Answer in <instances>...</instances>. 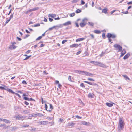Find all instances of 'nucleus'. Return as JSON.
<instances>
[{"mask_svg":"<svg viewBox=\"0 0 132 132\" xmlns=\"http://www.w3.org/2000/svg\"><path fill=\"white\" fill-rule=\"evenodd\" d=\"M119 126L118 127V132H120L124 128V122L122 119L120 118L119 120Z\"/></svg>","mask_w":132,"mask_h":132,"instance_id":"nucleus-1","label":"nucleus"},{"mask_svg":"<svg viewBox=\"0 0 132 132\" xmlns=\"http://www.w3.org/2000/svg\"><path fill=\"white\" fill-rule=\"evenodd\" d=\"M114 47L116 49L118 50V51H121L122 48V47L120 45H118V44H116L114 45Z\"/></svg>","mask_w":132,"mask_h":132,"instance_id":"nucleus-2","label":"nucleus"},{"mask_svg":"<svg viewBox=\"0 0 132 132\" xmlns=\"http://www.w3.org/2000/svg\"><path fill=\"white\" fill-rule=\"evenodd\" d=\"M53 29L54 28L55 29L57 30L59 28L63 27V25L60 24L54 26L52 27Z\"/></svg>","mask_w":132,"mask_h":132,"instance_id":"nucleus-3","label":"nucleus"},{"mask_svg":"<svg viewBox=\"0 0 132 132\" xmlns=\"http://www.w3.org/2000/svg\"><path fill=\"white\" fill-rule=\"evenodd\" d=\"M83 73L84 74V75L87 76L92 77L93 76V74L90 73H89L86 71H83Z\"/></svg>","mask_w":132,"mask_h":132,"instance_id":"nucleus-4","label":"nucleus"},{"mask_svg":"<svg viewBox=\"0 0 132 132\" xmlns=\"http://www.w3.org/2000/svg\"><path fill=\"white\" fill-rule=\"evenodd\" d=\"M17 47V46H16L14 45V44H11V45H10L9 47V48L10 49H15Z\"/></svg>","mask_w":132,"mask_h":132,"instance_id":"nucleus-5","label":"nucleus"},{"mask_svg":"<svg viewBox=\"0 0 132 132\" xmlns=\"http://www.w3.org/2000/svg\"><path fill=\"white\" fill-rule=\"evenodd\" d=\"M74 72L79 74L84 75V74L83 73V71L77 70H74Z\"/></svg>","mask_w":132,"mask_h":132,"instance_id":"nucleus-6","label":"nucleus"},{"mask_svg":"<svg viewBox=\"0 0 132 132\" xmlns=\"http://www.w3.org/2000/svg\"><path fill=\"white\" fill-rule=\"evenodd\" d=\"M126 53V51L125 49H123L122 51L121 52V55L120 56V57H122Z\"/></svg>","mask_w":132,"mask_h":132,"instance_id":"nucleus-7","label":"nucleus"},{"mask_svg":"<svg viewBox=\"0 0 132 132\" xmlns=\"http://www.w3.org/2000/svg\"><path fill=\"white\" fill-rule=\"evenodd\" d=\"M79 45H80L81 46V44H80L79 45H78V44H74L71 45L70 46V47L71 48L77 47Z\"/></svg>","mask_w":132,"mask_h":132,"instance_id":"nucleus-8","label":"nucleus"},{"mask_svg":"<svg viewBox=\"0 0 132 132\" xmlns=\"http://www.w3.org/2000/svg\"><path fill=\"white\" fill-rule=\"evenodd\" d=\"M71 24V22L70 21H69L63 23V24H62L63 25V26L64 25V26H67V25H70Z\"/></svg>","mask_w":132,"mask_h":132,"instance_id":"nucleus-9","label":"nucleus"},{"mask_svg":"<svg viewBox=\"0 0 132 132\" xmlns=\"http://www.w3.org/2000/svg\"><path fill=\"white\" fill-rule=\"evenodd\" d=\"M81 123L82 124L85 125H88L90 124V123L89 122H86L82 121L81 122Z\"/></svg>","mask_w":132,"mask_h":132,"instance_id":"nucleus-10","label":"nucleus"},{"mask_svg":"<svg viewBox=\"0 0 132 132\" xmlns=\"http://www.w3.org/2000/svg\"><path fill=\"white\" fill-rule=\"evenodd\" d=\"M52 122H48L46 121H42V125H45L48 124V123H52Z\"/></svg>","mask_w":132,"mask_h":132,"instance_id":"nucleus-11","label":"nucleus"},{"mask_svg":"<svg viewBox=\"0 0 132 132\" xmlns=\"http://www.w3.org/2000/svg\"><path fill=\"white\" fill-rule=\"evenodd\" d=\"M94 95L92 93H89L88 95V97L90 98H91L93 97Z\"/></svg>","mask_w":132,"mask_h":132,"instance_id":"nucleus-12","label":"nucleus"},{"mask_svg":"<svg viewBox=\"0 0 132 132\" xmlns=\"http://www.w3.org/2000/svg\"><path fill=\"white\" fill-rule=\"evenodd\" d=\"M75 123L73 122L69 123H68V126L72 127L75 125Z\"/></svg>","mask_w":132,"mask_h":132,"instance_id":"nucleus-13","label":"nucleus"},{"mask_svg":"<svg viewBox=\"0 0 132 132\" xmlns=\"http://www.w3.org/2000/svg\"><path fill=\"white\" fill-rule=\"evenodd\" d=\"M6 90L7 91L11 93L12 94H15V93L13 91H12V90L9 89V88H7L6 89Z\"/></svg>","mask_w":132,"mask_h":132,"instance_id":"nucleus-14","label":"nucleus"},{"mask_svg":"<svg viewBox=\"0 0 132 132\" xmlns=\"http://www.w3.org/2000/svg\"><path fill=\"white\" fill-rule=\"evenodd\" d=\"M130 54L129 53H127L126 55L123 57V59L125 60L127 59L128 58L129 56H130Z\"/></svg>","mask_w":132,"mask_h":132,"instance_id":"nucleus-15","label":"nucleus"},{"mask_svg":"<svg viewBox=\"0 0 132 132\" xmlns=\"http://www.w3.org/2000/svg\"><path fill=\"white\" fill-rule=\"evenodd\" d=\"M106 105L109 107H111L113 105L112 103H106Z\"/></svg>","mask_w":132,"mask_h":132,"instance_id":"nucleus-16","label":"nucleus"},{"mask_svg":"<svg viewBox=\"0 0 132 132\" xmlns=\"http://www.w3.org/2000/svg\"><path fill=\"white\" fill-rule=\"evenodd\" d=\"M3 121H4V122L7 123H10V122L9 120L5 119H3Z\"/></svg>","mask_w":132,"mask_h":132,"instance_id":"nucleus-17","label":"nucleus"},{"mask_svg":"<svg viewBox=\"0 0 132 132\" xmlns=\"http://www.w3.org/2000/svg\"><path fill=\"white\" fill-rule=\"evenodd\" d=\"M86 23H85V22L83 23V22H82L80 23V26L82 27H84L86 25Z\"/></svg>","mask_w":132,"mask_h":132,"instance_id":"nucleus-18","label":"nucleus"},{"mask_svg":"<svg viewBox=\"0 0 132 132\" xmlns=\"http://www.w3.org/2000/svg\"><path fill=\"white\" fill-rule=\"evenodd\" d=\"M100 67L104 68H106V66L105 65L101 63H100Z\"/></svg>","mask_w":132,"mask_h":132,"instance_id":"nucleus-19","label":"nucleus"},{"mask_svg":"<svg viewBox=\"0 0 132 132\" xmlns=\"http://www.w3.org/2000/svg\"><path fill=\"white\" fill-rule=\"evenodd\" d=\"M123 76L124 77V78L126 79V80H130V78L127 76L126 75H123Z\"/></svg>","mask_w":132,"mask_h":132,"instance_id":"nucleus-20","label":"nucleus"},{"mask_svg":"<svg viewBox=\"0 0 132 132\" xmlns=\"http://www.w3.org/2000/svg\"><path fill=\"white\" fill-rule=\"evenodd\" d=\"M49 16H51L52 18H54L56 16V15L54 14H49L48 15Z\"/></svg>","mask_w":132,"mask_h":132,"instance_id":"nucleus-21","label":"nucleus"},{"mask_svg":"<svg viewBox=\"0 0 132 132\" xmlns=\"http://www.w3.org/2000/svg\"><path fill=\"white\" fill-rule=\"evenodd\" d=\"M85 39V38H79L76 39V41L77 42L78 41H82Z\"/></svg>","mask_w":132,"mask_h":132,"instance_id":"nucleus-22","label":"nucleus"},{"mask_svg":"<svg viewBox=\"0 0 132 132\" xmlns=\"http://www.w3.org/2000/svg\"><path fill=\"white\" fill-rule=\"evenodd\" d=\"M87 20L88 19L87 18H84L82 20V22H83V23H86V24Z\"/></svg>","mask_w":132,"mask_h":132,"instance_id":"nucleus-23","label":"nucleus"},{"mask_svg":"<svg viewBox=\"0 0 132 132\" xmlns=\"http://www.w3.org/2000/svg\"><path fill=\"white\" fill-rule=\"evenodd\" d=\"M112 34L110 33H108L106 36L108 38H110L112 37Z\"/></svg>","mask_w":132,"mask_h":132,"instance_id":"nucleus-24","label":"nucleus"},{"mask_svg":"<svg viewBox=\"0 0 132 132\" xmlns=\"http://www.w3.org/2000/svg\"><path fill=\"white\" fill-rule=\"evenodd\" d=\"M107 12V9H104L102 10V12L104 13L105 14Z\"/></svg>","mask_w":132,"mask_h":132,"instance_id":"nucleus-25","label":"nucleus"},{"mask_svg":"<svg viewBox=\"0 0 132 132\" xmlns=\"http://www.w3.org/2000/svg\"><path fill=\"white\" fill-rule=\"evenodd\" d=\"M81 12V11L80 10L78 9L75 12L76 13H78Z\"/></svg>","mask_w":132,"mask_h":132,"instance_id":"nucleus-26","label":"nucleus"},{"mask_svg":"<svg viewBox=\"0 0 132 132\" xmlns=\"http://www.w3.org/2000/svg\"><path fill=\"white\" fill-rule=\"evenodd\" d=\"M91 85H95V86L96 87H98V85L94 82H91Z\"/></svg>","mask_w":132,"mask_h":132,"instance_id":"nucleus-27","label":"nucleus"},{"mask_svg":"<svg viewBox=\"0 0 132 132\" xmlns=\"http://www.w3.org/2000/svg\"><path fill=\"white\" fill-rule=\"evenodd\" d=\"M71 76H69L68 77V80L69 81H70V82H72L73 81L72 80L71 78Z\"/></svg>","mask_w":132,"mask_h":132,"instance_id":"nucleus-28","label":"nucleus"},{"mask_svg":"<svg viewBox=\"0 0 132 132\" xmlns=\"http://www.w3.org/2000/svg\"><path fill=\"white\" fill-rule=\"evenodd\" d=\"M10 20L9 19H8L7 20H6L5 23L4 24V26H5L6 25V24H7L8 22L10 21Z\"/></svg>","mask_w":132,"mask_h":132,"instance_id":"nucleus-29","label":"nucleus"},{"mask_svg":"<svg viewBox=\"0 0 132 132\" xmlns=\"http://www.w3.org/2000/svg\"><path fill=\"white\" fill-rule=\"evenodd\" d=\"M40 24L39 23H38L37 24H35L34 25H32V27H36L37 26H40Z\"/></svg>","mask_w":132,"mask_h":132,"instance_id":"nucleus-30","label":"nucleus"},{"mask_svg":"<svg viewBox=\"0 0 132 132\" xmlns=\"http://www.w3.org/2000/svg\"><path fill=\"white\" fill-rule=\"evenodd\" d=\"M88 25L92 26H93L94 25V23L91 22H88Z\"/></svg>","mask_w":132,"mask_h":132,"instance_id":"nucleus-31","label":"nucleus"},{"mask_svg":"<svg viewBox=\"0 0 132 132\" xmlns=\"http://www.w3.org/2000/svg\"><path fill=\"white\" fill-rule=\"evenodd\" d=\"M37 116L39 117H42L43 116V115L42 114L37 113Z\"/></svg>","mask_w":132,"mask_h":132,"instance_id":"nucleus-32","label":"nucleus"},{"mask_svg":"<svg viewBox=\"0 0 132 132\" xmlns=\"http://www.w3.org/2000/svg\"><path fill=\"white\" fill-rule=\"evenodd\" d=\"M23 99H24L26 100L29 101V98L27 97H23Z\"/></svg>","mask_w":132,"mask_h":132,"instance_id":"nucleus-33","label":"nucleus"},{"mask_svg":"<svg viewBox=\"0 0 132 132\" xmlns=\"http://www.w3.org/2000/svg\"><path fill=\"white\" fill-rule=\"evenodd\" d=\"M31 55H29V56H27V57H26L24 59V60H26L27 59H29V58H30V57H31Z\"/></svg>","mask_w":132,"mask_h":132,"instance_id":"nucleus-34","label":"nucleus"},{"mask_svg":"<svg viewBox=\"0 0 132 132\" xmlns=\"http://www.w3.org/2000/svg\"><path fill=\"white\" fill-rule=\"evenodd\" d=\"M47 103L48 104H50V109H53V106L52 105V104H50L49 103Z\"/></svg>","mask_w":132,"mask_h":132,"instance_id":"nucleus-35","label":"nucleus"},{"mask_svg":"<svg viewBox=\"0 0 132 132\" xmlns=\"http://www.w3.org/2000/svg\"><path fill=\"white\" fill-rule=\"evenodd\" d=\"M23 118V116H21L19 115H18L17 117V118H18L19 119H22Z\"/></svg>","mask_w":132,"mask_h":132,"instance_id":"nucleus-36","label":"nucleus"},{"mask_svg":"<svg viewBox=\"0 0 132 132\" xmlns=\"http://www.w3.org/2000/svg\"><path fill=\"white\" fill-rule=\"evenodd\" d=\"M13 14H11V15L10 16L9 19H10V20L11 19H12L13 18Z\"/></svg>","mask_w":132,"mask_h":132,"instance_id":"nucleus-37","label":"nucleus"},{"mask_svg":"<svg viewBox=\"0 0 132 132\" xmlns=\"http://www.w3.org/2000/svg\"><path fill=\"white\" fill-rule=\"evenodd\" d=\"M102 36L103 38L104 39L106 38L105 35V33H103L102 34Z\"/></svg>","mask_w":132,"mask_h":132,"instance_id":"nucleus-38","label":"nucleus"},{"mask_svg":"<svg viewBox=\"0 0 132 132\" xmlns=\"http://www.w3.org/2000/svg\"><path fill=\"white\" fill-rule=\"evenodd\" d=\"M0 89H1V90H6V88L5 87L2 86H0Z\"/></svg>","mask_w":132,"mask_h":132,"instance_id":"nucleus-39","label":"nucleus"},{"mask_svg":"<svg viewBox=\"0 0 132 132\" xmlns=\"http://www.w3.org/2000/svg\"><path fill=\"white\" fill-rule=\"evenodd\" d=\"M42 38V36H40L36 39V40H40Z\"/></svg>","mask_w":132,"mask_h":132,"instance_id":"nucleus-40","label":"nucleus"},{"mask_svg":"<svg viewBox=\"0 0 132 132\" xmlns=\"http://www.w3.org/2000/svg\"><path fill=\"white\" fill-rule=\"evenodd\" d=\"M116 37V35L114 34H112V37L111 38H114Z\"/></svg>","mask_w":132,"mask_h":132,"instance_id":"nucleus-41","label":"nucleus"},{"mask_svg":"<svg viewBox=\"0 0 132 132\" xmlns=\"http://www.w3.org/2000/svg\"><path fill=\"white\" fill-rule=\"evenodd\" d=\"M37 113H36V114H32V116L33 117H36L37 116Z\"/></svg>","mask_w":132,"mask_h":132,"instance_id":"nucleus-42","label":"nucleus"},{"mask_svg":"<svg viewBox=\"0 0 132 132\" xmlns=\"http://www.w3.org/2000/svg\"><path fill=\"white\" fill-rule=\"evenodd\" d=\"M80 86H81L82 87H84V88H85V85H84V83H81Z\"/></svg>","mask_w":132,"mask_h":132,"instance_id":"nucleus-43","label":"nucleus"},{"mask_svg":"<svg viewBox=\"0 0 132 132\" xmlns=\"http://www.w3.org/2000/svg\"><path fill=\"white\" fill-rule=\"evenodd\" d=\"M94 32L95 33L97 34H99V30H94Z\"/></svg>","mask_w":132,"mask_h":132,"instance_id":"nucleus-44","label":"nucleus"},{"mask_svg":"<svg viewBox=\"0 0 132 132\" xmlns=\"http://www.w3.org/2000/svg\"><path fill=\"white\" fill-rule=\"evenodd\" d=\"M75 13H72L70 14L69 15L70 16H73L75 15Z\"/></svg>","mask_w":132,"mask_h":132,"instance_id":"nucleus-45","label":"nucleus"},{"mask_svg":"<svg viewBox=\"0 0 132 132\" xmlns=\"http://www.w3.org/2000/svg\"><path fill=\"white\" fill-rule=\"evenodd\" d=\"M45 110H47V108H48V106L46 104L45 105Z\"/></svg>","mask_w":132,"mask_h":132,"instance_id":"nucleus-46","label":"nucleus"},{"mask_svg":"<svg viewBox=\"0 0 132 132\" xmlns=\"http://www.w3.org/2000/svg\"><path fill=\"white\" fill-rule=\"evenodd\" d=\"M33 9V10L34 11H35L37 10L38 9H39V7H36L34 8Z\"/></svg>","mask_w":132,"mask_h":132,"instance_id":"nucleus-47","label":"nucleus"},{"mask_svg":"<svg viewBox=\"0 0 132 132\" xmlns=\"http://www.w3.org/2000/svg\"><path fill=\"white\" fill-rule=\"evenodd\" d=\"M79 0H73L72 1V3H76L78 2Z\"/></svg>","mask_w":132,"mask_h":132,"instance_id":"nucleus-48","label":"nucleus"},{"mask_svg":"<svg viewBox=\"0 0 132 132\" xmlns=\"http://www.w3.org/2000/svg\"><path fill=\"white\" fill-rule=\"evenodd\" d=\"M15 95L18 96L20 98H21V96L20 95H19V94H18L15 93Z\"/></svg>","mask_w":132,"mask_h":132,"instance_id":"nucleus-49","label":"nucleus"},{"mask_svg":"<svg viewBox=\"0 0 132 132\" xmlns=\"http://www.w3.org/2000/svg\"><path fill=\"white\" fill-rule=\"evenodd\" d=\"M75 117L77 118H78V119H81L82 118L81 117L79 116H78V115H77L76 117Z\"/></svg>","mask_w":132,"mask_h":132,"instance_id":"nucleus-50","label":"nucleus"},{"mask_svg":"<svg viewBox=\"0 0 132 132\" xmlns=\"http://www.w3.org/2000/svg\"><path fill=\"white\" fill-rule=\"evenodd\" d=\"M88 80H90V81H94V79H93L91 78H88Z\"/></svg>","mask_w":132,"mask_h":132,"instance_id":"nucleus-51","label":"nucleus"},{"mask_svg":"<svg viewBox=\"0 0 132 132\" xmlns=\"http://www.w3.org/2000/svg\"><path fill=\"white\" fill-rule=\"evenodd\" d=\"M105 53L104 52H102V53L100 55V56L101 57H102L103 56V54Z\"/></svg>","mask_w":132,"mask_h":132,"instance_id":"nucleus-52","label":"nucleus"},{"mask_svg":"<svg viewBox=\"0 0 132 132\" xmlns=\"http://www.w3.org/2000/svg\"><path fill=\"white\" fill-rule=\"evenodd\" d=\"M22 83L23 84H27V83L26 82V81L25 80L23 81L22 82Z\"/></svg>","mask_w":132,"mask_h":132,"instance_id":"nucleus-53","label":"nucleus"},{"mask_svg":"<svg viewBox=\"0 0 132 132\" xmlns=\"http://www.w3.org/2000/svg\"><path fill=\"white\" fill-rule=\"evenodd\" d=\"M30 36V35L29 34H27L25 36L24 38V39H26L27 37H28L29 36Z\"/></svg>","mask_w":132,"mask_h":132,"instance_id":"nucleus-54","label":"nucleus"},{"mask_svg":"<svg viewBox=\"0 0 132 132\" xmlns=\"http://www.w3.org/2000/svg\"><path fill=\"white\" fill-rule=\"evenodd\" d=\"M67 40H64L62 41V44H64L66 42H67Z\"/></svg>","mask_w":132,"mask_h":132,"instance_id":"nucleus-55","label":"nucleus"},{"mask_svg":"<svg viewBox=\"0 0 132 132\" xmlns=\"http://www.w3.org/2000/svg\"><path fill=\"white\" fill-rule=\"evenodd\" d=\"M58 87L59 88H61L62 87V85L60 83H59L58 84Z\"/></svg>","mask_w":132,"mask_h":132,"instance_id":"nucleus-56","label":"nucleus"},{"mask_svg":"<svg viewBox=\"0 0 132 132\" xmlns=\"http://www.w3.org/2000/svg\"><path fill=\"white\" fill-rule=\"evenodd\" d=\"M99 64V62H97L95 61V62L94 63V64L95 65H98Z\"/></svg>","mask_w":132,"mask_h":132,"instance_id":"nucleus-57","label":"nucleus"},{"mask_svg":"<svg viewBox=\"0 0 132 132\" xmlns=\"http://www.w3.org/2000/svg\"><path fill=\"white\" fill-rule=\"evenodd\" d=\"M116 11V10H114L112 11L111 12V13H110L111 14V15L113 13H114Z\"/></svg>","mask_w":132,"mask_h":132,"instance_id":"nucleus-58","label":"nucleus"},{"mask_svg":"<svg viewBox=\"0 0 132 132\" xmlns=\"http://www.w3.org/2000/svg\"><path fill=\"white\" fill-rule=\"evenodd\" d=\"M29 126V125H24L22 126V127H28Z\"/></svg>","mask_w":132,"mask_h":132,"instance_id":"nucleus-59","label":"nucleus"},{"mask_svg":"<svg viewBox=\"0 0 132 132\" xmlns=\"http://www.w3.org/2000/svg\"><path fill=\"white\" fill-rule=\"evenodd\" d=\"M49 21L50 22L53 21V19H52L50 18H49Z\"/></svg>","mask_w":132,"mask_h":132,"instance_id":"nucleus-60","label":"nucleus"},{"mask_svg":"<svg viewBox=\"0 0 132 132\" xmlns=\"http://www.w3.org/2000/svg\"><path fill=\"white\" fill-rule=\"evenodd\" d=\"M24 103L26 105H28L29 104L26 101H25Z\"/></svg>","mask_w":132,"mask_h":132,"instance_id":"nucleus-61","label":"nucleus"},{"mask_svg":"<svg viewBox=\"0 0 132 132\" xmlns=\"http://www.w3.org/2000/svg\"><path fill=\"white\" fill-rule=\"evenodd\" d=\"M127 4L128 5H130L132 4V1H130L129 2H128L127 3Z\"/></svg>","mask_w":132,"mask_h":132,"instance_id":"nucleus-62","label":"nucleus"},{"mask_svg":"<svg viewBox=\"0 0 132 132\" xmlns=\"http://www.w3.org/2000/svg\"><path fill=\"white\" fill-rule=\"evenodd\" d=\"M59 121L61 122H63V120L62 119H61V118H60Z\"/></svg>","mask_w":132,"mask_h":132,"instance_id":"nucleus-63","label":"nucleus"},{"mask_svg":"<svg viewBox=\"0 0 132 132\" xmlns=\"http://www.w3.org/2000/svg\"><path fill=\"white\" fill-rule=\"evenodd\" d=\"M53 29L52 27H51V28H49V29H48V30H49V31H51V30H53Z\"/></svg>","mask_w":132,"mask_h":132,"instance_id":"nucleus-64","label":"nucleus"}]
</instances>
